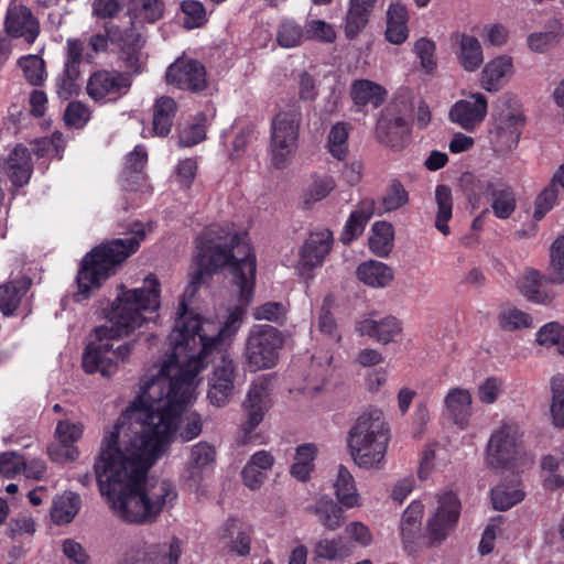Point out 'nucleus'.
Returning <instances> with one entry per match:
<instances>
[{
    "instance_id": "f257e3e1",
    "label": "nucleus",
    "mask_w": 564,
    "mask_h": 564,
    "mask_svg": "<svg viewBox=\"0 0 564 564\" xmlns=\"http://www.w3.org/2000/svg\"><path fill=\"white\" fill-rule=\"evenodd\" d=\"M195 269L167 337L171 355L141 387L140 394L105 433L94 474L101 496L123 521L150 524L177 497L169 480L144 481L191 403L206 359L235 336L252 301L256 259H194Z\"/></svg>"
},
{
    "instance_id": "f03ea898",
    "label": "nucleus",
    "mask_w": 564,
    "mask_h": 564,
    "mask_svg": "<svg viewBox=\"0 0 564 564\" xmlns=\"http://www.w3.org/2000/svg\"><path fill=\"white\" fill-rule=\"evenodd\" d=\"M120 293L106 311L107 324L95 329L96 341H91L83 355V368L87 373L99 372L111 377L117 372L118 361H124L131 352L132 343L113 348L110 339L129 335L140 327L160 307V282L154 275L144 279L142 288L128 290L118 286Z\"/></svg>"
},
{
    "instance_id": "7ed1b4c3",
    "label": "nucleus",
    "mask_w": 564,
    "mask_h": 564,
    "mask_svg": "<svg viewBox=\"0 0 564 564\" xmlns=\"http://www.w3.org/2000/svg\"><path fill=\"white\" fill-rule=\"evenodd\" d=\"M131 232L133 236L101 243L84 257L76 276L78 290L74 294V301L82 302L90 297L91 291L99 289L138 250L140 241L145 237L142 224L134 223Z\"/></svg>"
},
{
    "instance_id": "20e7f679",
    "label": "nucleus",
    "mask_w": 564,
    "mask_h": 564,
    "mask_svg": "<svg viewBox=\"0 0 564 564\" xmlns=\"http://www.w3.org/2000/svg\"><path fill=\"white\" fill-rule=\"evenodd\" d=\"M131 232L133 236L101 243L84 257L76 276L78 290L74 294V301L82 302L90 297L91 291L99 289L138 250L140 241L145 237L142 224L134 223Z\"/></svg>"
},
{
    "instance_id": "39448f33",
    "label": "nucleus",
    "mask_w": 564,
    "mask_h": 564,
    "mask_svg": "<svg viewBox=\"0 0 564 564\" xmlns=\"http://www.w3.org/2000/svg\"><path fill=\"white\" fill-rule=\"evenodd\" d=\"M438 508L427 520L426 534L421 532L423 505L413 501L403 512L400 522L403 547L408 554L416 553L421 547L442 543L454 530L460 512L457 496L449 491L440 497Z\"/></svg>"
},
{
    "instance_id": "423d86ee",
    "label": "nucleus",
    "mask_w": 564,
    "mask_h": 564,
    "mask_svg": "<svg viewBox=\"0 0 564 564\" xmlns=\"http://www.w3.org/2000/svg\"><path fill=\"white\" fill-rule=\"evenodd\" d=\"M390 441V429L379 409L362 412L348 432V449L355 464L364 469H380Z\"/></svg>"
},
{
    "instance_id": "0eeeda50",
    "label": "nucleus",
    "mask_w": 564,
    "mask_h": 564,
    "mask_svg": "<svg viewBox=\"0 0 564 564\" xmlns=\"http://www.w3.org/2000/svg\"><path fill=\"white\" fill-rule=\"evenodd\" d=\"M511 102L513 98L508 95L498 99L488 131L489 144L497 158H507L518 147L524 126L523 115L512 109Z\"/></svg>"
},
{
    "instance_id": "6e6552de",
    "label": "nucleus",
    "mask_w": 564,
    "mask_h": 564,
    "mask_svg": "<svg viewBox=\"0 0 564 564\" xmlns=\"http://www.w3.org/2000/svg\"><path fill=\"white\" fill-rule=\"evenodd\" d=\"M301 121L302 111L296 102L288 105L273 117L269 149L274 167H285L295 153Z\"/></svg>"
},
{
    "instance_id": "1a4fd4ad",
    "label": "nucleus",
    "mask_w": 564,
    "mask_h": 564,
    "mask_svg": "<svg viewBox=\"0 0 564 564\" xmlns=\"http://www.w3.org/2000/svg\"><path fill=\"white\" fill-rule=\"evenodd\" d=\"M283 345L281 333L271 325H254L246 341L245 356L250 371L275 366Z\"/></svg>"
},
{
    "instance_id": "9d476101",
    "label": "nucleus",
    "mask_w": 564,
    "mask_h": 564,
    "mask_svg": "<svg viewBox=\"0 0 564 564\" xmlns=\"http://www.w3.org/2000/svg\"><path fill=\"white\" fill-rule=\"evenodd\" d=\"M522 444V433L513 421H505L487 445V460L492 468H505L513 462Z\"/></svg>"
},
{
    "instance_id": "9b49d317",
    "label": "nucleus",
    "mask_w": 564,
    "mask_h": 564,
    "mask_svg": "<svg viewBox=\"0 0 564 564\" xmlns=\"http://www.w3.org/2000/svg\"><path fill=\"white\" fill-rule=\"evenodd\" d=\"M132 86L129 74L119 70L100 69L94 72L86 86L87 95L96 102H115L126 96Z\"/></svg>"
},
{
    "instance_id": "f8f14e48",
    "label": "nucleus",
    "mask_w": 564,
    "mask_h": 564,
    "mask_svg": "<svg viewBox=\"0 0 564 564\" xmlns=\"http://www.w3.org/2000/svg\"><path fill=\"white\" fill-rule=\"evenodd\" d=\"M411 132L408 118L401 113L399 105H391L381 115L376 128L377 140L392 149L400 151Z\"/></svg>"
},
{
    "instance_id": "ddd939ff",
    "label": "nucleus",
    "mask_w": 564,
    "mask_h": 564,
    "mask_svg": "<svg viewBox=\"0 0 564 564\" xmlns=\"http://www.w3.org/2000/svg\"><path fill=\"white\" fill-rule=\"evenodd\" d=\"M165 77L169 84L192 93H200L207 87L205 67L194 59L175 61L169 66Z\"/></svg>"
},
{
    "instance_id": "4468645a",
    "label": "nucleus",
    "mask_w": 564,
    "mask_h": 564,
    "mask_svg": "<svg viewBox=\"0 0 564 564\" xmlns=\"http://www.w3.org/2000/svg\"><path fill=\"white\" fill-rule=\"evenodd\" d=\"M236 365L232 359L221 356L208 380L207 398L212 404L220 408L228 403L234 393Z\"/></svg>"
},
{
    "instance_id": "2eb2a0df",
    "label": "nucleus",
    "mask_w": 564,
    "mask_h": 564,
    "mask_svg": "<svg viewBox=\"0 0 564 564\" xmlns=\"http://www.w3.org/2000/svg\"><path fill=\"white\" fill-rule=\"evenodd\" d=\"M471 97L474 100L456 101L448 112L449 120L467 132L474 131L484 121L488 109L487 99L482 94L477 93Z\"/></svg>"
},
{
    "instance_id": "dca6fc26",
    "label": "nucleus",
    "mask_w": 564,
    "mask_h": 564,
    "mask_svg": "<svg viewBox=\"0 0 564 564\" xmlns=\"http://www.w3.org/2000/svg\"><path fill=\"white\" fill-rule=\"evenodd\" d=\"M9 37H22L28 44L35 42L40 34V23L32 11L24 6H11L4 20Z\"/></svg>"
},
{
    "instance_id": "f3484780",
    "label": "nucleus",
    "mask_w": 564,
    "mask_h": 564,
    "mask_svg": "<svg viewBox=\"0 0 564 564\" xmlns=\"http://www.w3.org/2000/svg\"><path fill=\"white\" fill-rule=\"evenodd\" d=\"M246 422L242 424L245 434H250L263 420L269 406V392L264 382H253L243 403Z\"/></svg>"
},
{
    "instance_id": "a211bd4d",
    "label": "nucleus",
    "mask_w": 564,
    "mask_h": 564,
    "mask_svg": "<svg viewBox=\"0 0 564 564\" xmlns=\"http://www.w3.org/2000/svg\"><path fill=\"white\" fill-rule=\"evenodd\" d=\"M333 243L329 230L311 234L301 250L303 267L314 269L322 264Z\"/></svg>"
},
{
    "instance_id": "6ab92c4d",
    "label": "nucleus",
    "mask_w": 564,
    "mask_h": 564,
    "mask_svg": "<svg viewBox=\"0 0 564 564\" xmlns=\"http://www.w3.org/2000/svg\"><path fill=\"white\" fill-rule=\"evenodd\" d=\"M497 181L499 180L477 176L471 172H464L458 180V185L473 208H478L484 199L489 200V195Z\"/></svg>"
},
{
    "instance_id": "aec40b11",
    "label": "nucleus",
    "mask_w": 564,
    "mask_h": 564,
    "mask_svg": "<svg viewBox=\"0 0 564 564\" xmlns=\"http://www.w3.org/2000/svg\"><path fill=\"white\" fill-rule=\"evenodd\" d=\"M356 329L361 336L367 335L381 344H388L400 333L401 327L395 317L387 316L380 321L362 319L357 323Z\"/></svg>"
},
{
    "instance_id": "412c9836",
    "label": "nucleus",
    "mask_w": 564,
    "mask_h": 564,
    "mask_svg": "<svg viewBox=\"0 0 564 564\" xmlns=\"http://www.w3.org/2000/svg\"><path fill=\"white\" fill-rule=\"evenodd\" d=\"M445 405L453 422L466 429L471 415V395L468 390L454 388L445 397Z\"/></svg>"
},
{
    "instance_id": "4be33fe9",
    "label": "nucleus",
    "mask_w": 564,
    "mask_h": 564,
    "mask_svg": "<svg viewBox=\"0 0 564 564\" xmlns=\"http://www.w3.org/2000/svg\"><path fill=\"white\" fill-rule=\"evenodd\" d=\"M375 213V200L362 199L359 202L357 208L350 214L344 231L340 236V241L344 245L350 243L354 239L360 236L367 223L373 216Z\"/></svg>"
},
{
    "instance_id": "5701e85b",
    "label": "nucleus",
    "mask_w": 564,
    "mask_h": 564,
    "mask_svg": "<svg viewBox=\"0 0 564 564\" xmlns=\"http://www.w3.org/2000/svg\"><path fill=\"white\" fill-rule=\"evenodd\" d=\"M513 73L512 58L506 55L489 62L484 70L481 83L487 91H497Z\"/></svg>"
},
{
    "instance_id": "b1692460",
    "label": "nucleus",
    "mask_w": 564,
    "mask_h": 564,
    "mask_svg": "<svg viewBox=\"0 0 564 564\" xmlns=\"http://www.w3.org/2000/svg\"><path fill=\"white\" fill-rule=\"evenodd\" d=\"M549 283L551 282L547 275H543L536 270H530L521 286L522 294L533 303L550 305L555 299V293L546 288Z\"/></svg>"
},
{
    "instance_id": "393cba45",
    "label": "nucleus",
    "mask_w": 564,
    "mask_h": 564,
    "mask_svg": "<svg viewBox=\"0 0 564 564\" xmlns=\"http://www.w3.org/2000/svg\"><path fill=\"white\" fill-rule=\"evenodd\" d=\"M344 508L332 498L322 497L308 511L318 517L319 523L327 530L335 531L344 524Z\"/></svg>"
},
{
    "instance_id": "a878e982",
    "label": "nucleus",
    "mask_w": 564,
    "mask_h": 564,
    "mask_svg": "<svg viewBox=\"0 0 564 564\" xmlns=\"http://www.w3.org/2000/svg\"><path fill=\"white\" fill-rule=\"evenodd\" d=\"M357 278L372 288H386L393 280V271L386 263L370 260L358 265Z\"/></svg>"
},
{
    "instance_id": "bb28decb",
    "label": "nucleus",
    "mask_w": 564,
    "mask_h": 564,
    "mask_svg": "<svg viewBox=\"0 0 564 564\" xmlns=\"http://www.w3.org/2000/svg\"><path fill=\"white\" fill-rule=\"evenodd\" d=\"M386 95L382 86L368 79L355 80L350 90L351 99L359 108L367 105L378 108L384 101Z\"/></svg>"
},
{
    "instance_id": "cd10ccee",
    "label": "nucleus",
    "mask_w": 564,
    "mask_h": 564,
    "mask_svg": "<svg viewBox=\"0 0 564 564\" xmlns=\"http://www.w3.org/2000/svg\"><path fill=\"white\" fill-rule=\"evenodd\" d=\"M489 199H491V209L499 219H508L516 210L517 199L513 188L503 181H497L492 188Z\"/></svg>"
},
{
    "instance_id": "c85d7f7f",
    "label": "nucleus",
    "mask_w": 564,
    "mask_h": 564,
    "mask_svg": "<svg viewBox=\"0 0 564 564\" xmlns=\"http://www.w3.org/2000/svg\"><path fill=\"white\" fill-rule=\"evenodd\" d=\"M375 3L376 0H350L345 25V33L348 39L356 37L367 25Z\"/></svg>"
},
{
    "instance_id": "c756f323",
    "label": "nucleus",
    "mask_w": 564,
    "mask_h": 564,
    "mask_svg": "<svg viewBox=\"0 0 564 564\" xmlns=\"http://www.w3.org/2000/svg\"><path fill=\"white\" fill-rule=\"evenodd\" d=\"M177 111L176 101L162 96L155 100L153 106V130L159 137H166L172 128L175 113Z\"/></svg>"
},
{
    "instance_id": "7c9ffc66",
    "label": "nucleus",
    "mask_w": 564,
    "mask_h": 564,
    "mask_svg": "<svg viewBox=\"0 0 564 564\" xmlns=\"http://www.w3.org/2000/svg\"><path fill=\"white\" fill-rule=\"evenodd\" d=\"M334 489L338 502L346 509L359 506L360 497L357 492L355 479L344 465H339L338 467Z\"/></svg>"
},
{
    "instance_id": "2f4dec72",
    "label": "nucleus",
    "mask_w": 564,
    "mask_h": 564,
    "mask_svg": "<svg viewBox=\"0 0 564 564\" xmlns=\"http://www.w3.org/2000/svg\"><path fill=\"white\" fill-rule=\"evenodd\" d=\"M459 43V63L465 70H476L484 62L480 42L471 35L457 34Z\"/></svg>"
},
{
    "instance_id": "473e14b6",
    "label": "nucleus",
    "mask_w": 564,
    "mask_h": 564,
    "mask_svg": "<svg viewBox=\"0 0 564 564\" xmlns=\"http://www.w3.org/2000/svg\"><path fill=\"white\" fill-rule=\"evenodd\" d=\"M148 161V154L143 147L137 145L128 155L126 169L122 173L123 187L134 191L135 185L142 180V171Z\"/></svg>"
},
{
    "instance_id": "72a5a7b5",
    "label": "nucleus",
    "mask_w": 564,
    "mask_h": 564,
    "mask_svg": "<svg viewBox=\"0 0 564 564\" xmlns=\"http://www.w3.org/2000/svg\"><path fill=\"white\" fill-rule=\"evenodd\" d=\"M369 247L378 257H387L393 247V226L387 221H376L371 228Z\"/></svg>"
},
{
    "instance_id": "f704fd0d",
    "label": "nucleus",
    "mask_w": 564,
    "mask_h": 564,
    "mask_svg": "<svg viewBox=\"0 0 564 564\" xmlns=\"http://www.w3.org/2000/svg\"><path fill=\"white\" fill-rule=\"evenodd\" d=\"M80 506V498L72 491L64 492L58 497L52 507L51 516L55 523H69L77 514Z\"/></svg>"
},
{
    "instance_id": "c9c22d12",
    "label": "nucleus",
    "mask_w": 564,
    "mask_h": 564,
    "mask_svg": "<svg viewBox=\"0 0 564 564\" xmlns=\"http://www.w3.org/2000/svg\"><path fill=\"white\" fill-rule=\"evenodd\" d=\"M435 202L437 205V213L435 219V227L444 236L449 235V227L447 221L453 215V197L452 191L447 185L441 184L435 189Z\"/></svg>"
},
{
    "instance_id": "e433bc0d",
    "label": "nucleus",
    "mask_w": 564,
    "mask_h": 564,
    "mask_svg": "<svg viewBox=\"0 0 564 564\" xmlns=\"http://www.w3.org/2000/svg\"><path fill=\"white\" fill-rule=\"evenodd\" d=\"M128 11L135 20L154 23L163 17L164 3L162 0H130Z\"/></svg>"
},
{
    "instance_id": "4c0bfd02",
    "label": "nucleus",
    "mask_w": 564,
    "mask_h": 564,
    "mask_svg": "<svg viewBox=\"0 0 564 564\" xmlns=\"http://www.w3.org/2000/svg\"><path fill=\"white\" fill-rule=\"evenodd\" d=\"M135 19L130 17V26L121 28L112 22L106 24V32L112 42L121 43V46H143L144 41L139 29L135 26Z\"/></svg>"
},
{
    "instance_id": "58836bf2",
    "label": "nucleus",
    "mask_w": 564,
    "mask_h": 564,
    "mask_svg": "<svg viewBox=\"0 0 564 564\" xmlns=\"http://www.w3.org/2000/svg\"><path fill=\"white\" fill-rule=\"evenodd\" d=\"M523 499V490L516 486L500 484L491 489L492 507L499 511H507Z\"/></svg>"
},
{
    "instance_id": "ea45409f",
    "label": "nucleus",
    "mask_w": 564,
    "mask_h": 564,
    "mask_svg": "<svg viewBox=\"0 0 564 564\" xmlns=\"http://www.w3.org/2000/svg\"><path fill=\"white\" fill-rule=\"evenodd\" d=\"M26 82L32 86H42L46 78L45 62L40 55H24L18 59Z\"/></svg>"
},
{
    "instance_id": "a19ab883",
    "label": "nucleus",
    "mask_w": 564,
    "mask_h": 564,
    "mask_svg": "<svg viewBox=\"0 0 564 564\" xmlns=\"http://www.w3.org/2000/svg\"><path fill=\"white\" fill-rule=\"evenodd\" d=\"M547 279L551 284L564 283V235L558 236L550 247Z\"/></svg>"
},
{
    "instance_id": "79ce46f5",
    "label": "nucleus",
    "mask_w": 564,
    "mask_h": 564,
    "mask_svg": "<svg viewBox=\"0 0 564 564\" xmlns=\"http://www.w3.org/2000/svg\"><path fill=\"white\" fill-rule=\"evenodd\" d=\"M215 459V449L207 443L200 442L192 447L187 471L193 479L199 478L203 468Z\"/></svg>"
},
{
    "instance_id": "37998d69",
    "label": "nucleus",
    "mask_w": 564,
    "mask_h": 564,
    "mask_svg": "<svg viewBox=\"0 0 564 564\" xmlns=\"http://www.w3.org/2000/svg\"><path fill=\"white\" fill-rule=\"evenodd\" d=\"M181 554V541L174 538L170 544L155 546L154 551L149 552L148 560L133 564H178Z\"/></svg>"
},
{
    "instance_id": "c03bdc74",
    "label": "nucleus",
    "mask_w": 564,
    "mask_h": 564,
    "mask_svg": "<svg viewBox=\"0 0 564 564\" xmlns=\"http://www.w3.org/2000/svg\"><path fill=\"white\" fill-rule=\"evenodd\" d=\"M551 415L553 424L562 429L564 427V375L557 373L551 378Z\"/></svg>"
},
{
    "instance_id": "a18cd8bd",
    "label": "nucleus",
    "mask_w": 564,
    "mask_h": 564,
    "mask_svg": "<svg viewBox=\"0 0 564 564\" xmlns=\"http://www.w3.org/2000/svg\"><path fill=\"white\" fill-rule=\"evenodd\" d=\"M119 58L126 70L121 74H129V78L140 75L145 69V57L142 53V46H121Z\"/></svg>"
},
{
    "instance_id": "49530a36",
    "label": "nucleus",
    "mask_w": 564,
    "mask_h": 564,
    "mask_svg": "<svg viewBox=\"0 0 564 564\" xmlns=\"http://www.w3.org/2000/svg\"><path fill=\"white\" fill-rule=\"evenodd\" d=\"M348 128L345 122L335 123L328 133L327 148L330 154L337 160H344L347 156Z\"/></svg>"
},
{
    "instance_id": "de8ad7c7",
    "label": "nucleus",
    "mask_w": 564,
    "mask_h": 564,
    "mask_svg": "<svg viewBox=\"0 0 564 564\" xmlns=\"http://www.w3.org/2000/svg\"><path fill=\"white\" fill-rule=\"evenodd\" d=\"M498 324L505 332H514L520 328L531 327L532 317L525 312L510 307L505 308L499 313Z\"/></svg>"
},
{
    "instance_id": "09e8293b",
    "label": "nucleus",
    "mask_w": 564,
    "mask_h": 564,
    "mask_svg": "<svg viewBox=\"0 0 564 564\" xmlns=\"http://www.w3.org/2000/svg\"><path fill=\"white\" fill-rule=\"evenodd\" d=\"M536 343L541 346H557L564 355V327L557 322H550L542 326L536 334Z\"/></svg>"
},
{
    "instance_id": "8fccbe9b",
    "label": "nucleus",
    "mask_w": 564,
    "mask_h": 564,
    "mask_svg": "<svg viewBox=\"0 0 564 564\" xmlns=\"http://www.w3.org/2000/svg\"><path fill=\"white\" fill-rule=\"evenodd\" d=\"M304 39H306V31H303L294 21L288 20L280 24L276 34V41L280 46L285 48L295 47L300 45Z\"/></svg>"
},
{
    "instance_id": "3c124183",
    "label": "nucleus",
    "mask_w": 564,
    "mask_h": 564,
    "mask_svg": "<svg viewBox=\"0 0 564 564\" xmlns=\"http://www.w3.org/2000/svg\"><path fill=\"white\" fill-rule=\"evenodd\" d=\"M206 116L203 112L197 113L194 122L185 128L178 137L180 147H193L206 138L205 129Z\"/></svg>"
},
{
    "instance_id": "603ef678",
    "label": "nucleus",
    "mask_w": 564,
    "mask_h": 564,
    "mask_svg": "<svg viewBox=\"0 0 564 564\" xmlns=\"http://www.w3.org/2000/svg\"><path fill=\"white\" fill-rule=\"evenodd\" d=\"M409 202V194L404 188L403 184L393 180L390 184L387 194L382 198V205L387 212L397 210Z\"/></svg>"
},
{
    "instance_id": "864d4df0",
    "label": "nucleus",
    "mask_w": 564,
    "mask_h": 564,
    "mask_svg": "<svg viewBox=\"0 0 564 564\" xmlns=\"http://www.w3.org/2000/svg\"><path fill=\"white\" fill-rule=\"evenodd\" d=\"M558 191L557 188H553V185H547L535 198V210L533 214V218L535 220H541L547 212H550L556 199H557Z\"/></svg>"
},
{
    "instance_id": "5fc2aeb1",
    "label": "nucleus",
    "mask_w": 564,
    "mask_h": 564,
    "mask_svg": "<svg viewBox=\"0 0 564 564\" xmlns=\"http://www.w3.org/2000/svg\"><path fill=\"white\" fill-rule=\"evenodd\" d=\"M335 304V297L333 294H327L321 307L319 316H318V329L329 336H333L336 330V322L330 313Z\"/></svg>"
},
{
    "instance_id": "6e6d98bb",
    "label": "nucleus",
    "mask_w": 564,
    "mask_h": 564,
    "mask_svg": "<svg viewBox=\"0 0 564 564\" xmlns=\"http://www.w3.org/2000/svg\"><path fill=\"white\" fill-rule=\"evenodd\" d=\"M345 552V546L341 538L338 539H324L316 543L314 553L317 557L325 560H335L337 556Z\"/></svg>"
},
{
    "instance_id": "4d7b16f0",
    "label": "nucleus",
    "mask_w": 564,
    "mask_h": 564,
    "mask_svg": "<svg viewBox=\"0 0 564 564\" xmlns=\"http://www.w3.org/2000/svg\"><path fill=\"white\" fill-rule=\"evenodd\" d=\"M181 9L187 17L185 20V26L188 29L199 26L203 23L205 19V8L200 2L194 0H184L181 3Z\"/></svg>"
},
{
    "instance_id": "13d9d810",
    "label": "nucleus",
    "mask_w": 564,
    "mask_h": 564,
    "mask_svg": "<svg viewBox=\"0 0 564 564\" xmlns=\"http://www.w3.org/2000/svg\"><path fill=\"white\" fill-rule=\"evenodd\" d=\"M435 44L425 37H421L415 43V53L421 59V65L427 72L435 68L436 63L434 61Z\"/></svg>"
},
{
    "instance_id": "bf43d9fd",
    "label": "nucleus",
    "mask_w": 564,
    "mask_h": 564,
    "mask_svg": "<svg viewBox=\"0 0 564 564\" xmlns=\"http://www.w3.org/2000/svg\"><path fill=\"white\" fill-rule=\"evenodd\" d=\"M82 433L83 430L79 425L67 421H61L55 431L58 441L67 446H73L80 438Z\"/></svg>"
},
{
    "instance_id": "052dcab7",
    "label": "nucleus",
    "mask_w": 564,
    "mask_h": 564,
    "mask_svg": "<svg viewBox=\"0 0 564 564\" xmlns=\"http://www.w3.org/2000/svg\"><path fill=\"white\" fill-rule=\"evenodd\" d=\"M21 299L14 288L8 284L0 285V311L4 315H11L18 308Z\"/></svg>"
},
{
    "instance_id": "680f3d73",
    "label": "nucleus",
    "mask_w": 564,
    "mask_h": 564,
    "mask_svg": "<svg viewBox=\"0 0 564 564\" xmlns=\"http://www.w3.org/2000/svg\"><path fill=\"white\" fill-rule=\"evenodd\" d=\"M336 37L333 28L324 21H311L306 29V39H317L324 42H333Z\"/></svg>"
},
{
    "instance_id": "e2e57ef3",
    "label": "nucleus",
    "mask_w": 564,
    "mask_h": 564,
    "mask_svg": "<svg viewBox=\"0 0 564 564\" xmlns=\"http://www.w3.org/2000/svg\"><path fill=\"white\" fill-rule=\"evenodd\" d=\"M15 452H7L0 455V475L13 478L22 470V462L18 459Z\"/></svg>"
},
{
    "instance_id": "0e129e2a",
    "label": "nucleus",
    "mask_w": 564,
    "mask_h": 564,
    "mask_svg": "<svg viewBox=\"0 0 564 564\" xmlns=\"http://www.w3.org/2000/svg\"><path fill=\"white\" fill-rule=\"evenodd\" d=\"M68 126L79 127L88 120V109L79 101H70L64 113Z\"/></svg>"
},
{
    "instance_id": "69168bd1",
    "label": "nucleus",
    "mask_w": 564,
    "mask_h": 564,
    "mask_svg": "<svg viewBox=\"0 0 564 564\" xmlns=\"http://www.w3.org/2000/svg\"><path fill=\"white\" fill-rule=\"evenodd\" d=\"M253 316L259 321L279 322L284 317V306L278 302H268L257 307Z\"/></svg>"
},
{
    "instance_id": "338daca9",
    "label": "nucleus",
    "mask_w": 564,
    "mask_h": 564,
    "mask_svg": "<svg viewBox=\"0 0 564 564\" xmlns=\"http://www.w3.org/2000/svg\"><path fill=\"white\" fill-rule=\"evenodd\" d=\"M557 42L554 32L533 33L528 37L529 47L538 53H542L552 47Z\"/></svg>"
},
{
    "instance_id": "774afa93",
    "label": "nucleus",
    "mask_w": 564,
    "mask_h": 564,
    "mask_svg": "<svg viewBox=\"0 0 564 564\" xmlns=\"http://www.w3.org/2000/svg\"><path fill=\"white\" fill-rule=\"evenodd\" d=\"M47 452L54 462H73L79 455L77 447L67 446L61 442L50 445Z\"/></svg>"
}]
</instances>
